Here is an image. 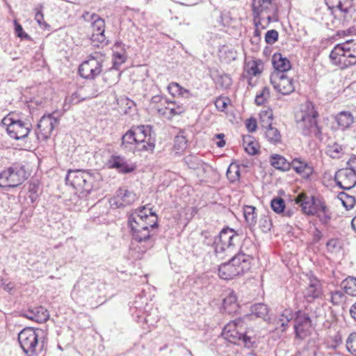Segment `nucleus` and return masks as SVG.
Returning <instances> with one entry per match:
<instances>
[{
  "instance_id": "nucleus-34",
  "label": "nucleus",
  "mask_w": 356,
  "mask_h": 356,
  "mask_svg": "<svg viewBox=\"0 0 356 356\" xmlns=\"http://www.w3.org/2000/svg\"><path fill=\"white\" fill-rule=\"evenodd\" d=\"M340 286L348 295L356 296V277L348 276L341 282Z\"/></svg>"
},
{
  "instance_id": "nucleus-32",
  "label": "nucleus",
  "mask_w": 356,
  "mask_h": 356,
  "mask_svg": "<svg viewBox=\"0 0 356 356\" xmlns=\"http://www.w3.org/2000/svg\"><path fill=\"white\" fill-rule=\"evenodd\" d=\"M338 125L344 130L353 123L354 118L352 113L349 111H341L335 117Z\"/></svg>"
},
{
  "instance_id": "nucleus-5",
  "label": "nucleus",
  "mask_w": 356,
  "mask_h": 356,
  "mask_svg": "<svg viewBox=\"0 0 356 356\" xmlns=\"http://www.w3.org/2000/svg\"><path fill=\"white\" fill-rule=\"evenodd\" d=\"M38 329L27 327L18 334V341L21 348L27 356L38 355L44 348V341L40 339Z\"/></svg>"
},
{
  "instance_id": "nucleus-46",
  "label": "nucleus",
  "mask_w": 356,
  "mask_h": 356,
  "mask_svg": "<svg viewBox=\"0 0 356 356\" xmlns=\"http://www.w3.org/2000/svg\"><path fill=\"white\" fill-rule=\"evenodd\" d=\"M346 298L344 292L342 291H334L331 292V302L334 305H338L344 302Z\"/></svg>"
},
{
  "instance_id": "nucleus-26",
  "label": "nucleus",
  "mask_w": 356,
  "mask_h": 356,
  "mask_svg": "<svg viewBox=\"0 0 356 356\" xmlns=\"http://www.w3.org/2000/svg\"><path fill=\"white\" fill-rule=\"evenodd\" d=\"M314 197L300 193L295 198L296 204H299L302 212L307 216H314Z\"/></svg>"
},
{
  "instance_id": "nucleus-42",
  "label": "nucleus",
  "mask_w": 356,
  "mask_h": 356,
  "mask_svg": "<svg viewBox=\"0 0 356 356\" xmlns=\"http://www.w3.org/2000/svg\"><path fill=\"white\" fill-rule=\"evenodd\" d=\"M270 207L275 213H281L286 208L285 202L281 197H275L271 200Z\"/></svg>"
},
{
  "instance_id": "nucleus-25",
  "label": "nucleus",
  "mask_w": 356,
  "mask_h": 356,
  "mask_svg": "<svg viewBox=\"0 0 356 356\" xmlns=\"http://www.w3.org/2000/svg\"><path fill=\"white\" fill-rule=\"evenodd\" d=\"M136 200V194L126 188H120L114 197L115 204L118 207L130 205Z\"/></svg>"
},
{
  "instance_id": "nucleus-16",
  "label": "nucleus",
  "mask_w": 356,
  "mask_h": 356,
  "mask_svg": "<svg viewBox=\"0 0 356 356\" xmlns=\"http://www.w3.org/2000/svg\"><path fill=\"white\" fill-rule=\"evenodd\" d=\"M58 124V120L52 113L43 115L38 123L35 130L37 138L47 140Z\"/></svg>"
},
{
  "instance_id": "nucleus-57",
  "label": "nucleus",
  "mask_w": 356,
  "mask_h": 356,
  "mask_svg": "<svg viewBox=\"0 0 356 356\" xmlns=\"http://www.w3.org/2000/svg\"><path fill=\"white\" fill-rule=\"evenodd\" d=\"M245 126L249 132H254L257 128V121L254 118H250L246 120Z\"/></svg>"
},
{
  "instance_id": "nucleus-11",
  "label": "nucleus",
  "mask_w": 356,
  "mask_h": 356,
  "mask_svg": "<svg viewBox=\"0 0 356 356\" xmlns=\"http://www.w3.org/2000/svg\"><path fill=\"white\" fill-rule=\"evenodd\" d=\"M3 125L6 126V131L9 136L15 140L26 138L32 129L29 120H22L8 115L1 120Z\"/></svg>"
},
{
  "instance_id": "nucleus-8",
  "label": "nucleus",
  "mask_w": 356,
  "mask_h": 356,
  "mask_svg": "<svg viewBox=\"0 0 356 356\" xmlns=\"http://www.w3.org/2000/svg\"><path fill=\"white\" fill-rule=\"evenodd\" d=\"M100 282L94 281L92 276L85 275L76 282L72 291V296L77 302L83 303L95 296Z\"/></svg>"
},
{
  "instance_id": "nucleus-49",
  "label": "nucleus",
  "mask_w": 356,
  "mask_h": 356,
  "mask_svg": "<svg viewBox=\"0 0 356 356\" xmlns=\"http://www.w3.org/2000/svg\"><path fill=\"white\" fill-rule=\"evenodd\" d=\"M279 33L275 29L268 31L265 35V42L269 44H273L278 40Z\"/></svg>"
},
{
  "instance_id": "nucleus-50",
  "label": "nucleus",
  "mask_w": 356,
  "mask_h": 356,
  "mask_svg": "<svg viewBox=\"0 0 356 356\" xmlns=\"http://www.w3.org/2000/svg\"><path fill=\"white\" fill-rule=\"evenodd\" d=\"M325 207H327V206L324 202L318 198L314 197V215H316L321 211H325Z\"/></svg>"
},
{
  "instance_id": "nucleus-15",
  "label": "nucleus",
  "mask_w": 356,
  "mask_h": 356,
  "mask_svg": "<svg viewBox=\"0 0 356 356\" xmlns=\"http://www.w3.org/2000/svg\"><path fill=\"white\" fill-rule=\"evenodd\" d=\"M330 59L333 65L341 69L355 65L347 50V44H337L330 54Z\"/></svg>"
},
{
  "instance_id": "nucleus-44",
  "label": "nucleus",
  "mask_w": 356,
  "mask_h": 356,
  "mask_svg": "<svg viewBox=\"0 0 356 356\" xmlns=\"http://www.w3.org/2000/svg\"><path fill=\"white\" fill-rule=\"evenodd\" d=\"M126 56L124 55V52H118L114 51L113 53V67L111 68V71L113 70H118L119 66L125 62L126 60Z\"/></svg>"
},
{
  "instance_id": "nucleus-54",
  "label": "nucleus",
  "mask_w": 356,
  "mask_h": 356,
  "mask_svg": "<svg viewBox=\"0 0 356 356\" xmlns=\"http://www.w3.org/2000/svg\"><path fill=\"white\" fill-rule=\"evenodd\" d=\"M35 19L37 21L38 24L44 29L49 30L50 26L44 22V15L41 11H38L35 13Z\"/></svg>"
},
{
  "instance_id": "nucleus-17",
  "label": "nucleus",
  "mask_w": 356,
  "mask_h": 356,
  "mask_svg": "<svg viewBox=\"0 0 356 356\" xmlns=\"http://www.w3.org/2000/svg\"><path fill=\"white\" fill-rule=\"evenodd\" d=\"M270 83L278 92L286 95L295 90L294 81L283 73L273 72L270 76Z\"/></svg>"
},
{
  "instance_id": "nucleus-63",
  "label": "nucleus",
  "mask_w": 356,
  "mask_h": 356,
  "mask_svg": "<svg viewBox=\"0 0 356 356\" xmlns=\"http://www.w3.org/2000/svg\"><path fill=\"white\" fill-rule=\"evenodd\" d=\"M202 236L204 238L203 243L207 245H212L213 247V243L211 241V239H214V237H212L209 232H202Z\"/></svg>"
},
{
  "instance_id": "nucleus-56",
  "label": "nucleus",
  "mask_w": 356,
  "mask_h": 356,
  "mask_svg": "<svg viewBox=\"0 0 356 356\" xmlns=\"http://www.w3.org/2000/svg\"><path fill=\"white\" fill-rule=\"evenodd\" d=\"M351 46H349L350 41H348L346 44H347V50L350 54V58H352L355 65H356V42H351Z\"/></svg>"
},
{
  "instance_id": "nucleus-51",
  "label": "nucleus",
  "mask_w": 356,
  "mask_h": 356,
  "mask_svg": "<svg viewBox=\"0 0 356 356\" xmlns=\"http://www.w3.org/2000/svg\"><path fill=\"white\" fill-rule=\"evenodd\" d=\"M326 246L327 250L331 252H337L341 248V244L337 238H331L326 243Z\"/></svg>"
},
{
  "instance_id": "nucleus-23",
  "label": "nucleus",
  "mask_w": 356,
  "mask_h": 356,
  "mask_svg": "<svg viewBox=\"0 0 356 356\" xmlns=\"http://www.w3.org/2000/svg\"><path fill=\"white\" fill-rule=\"evenodd\" d=\"M22 316L40 323L46 322L49 318L48 310L42 306L29 308L22 312Z\"/></svg>"
},
{
  "instance_id": "nucleus-58",
  "label": "nucleus",
  "mask_w": 356,
  "mask_h": 356,
  "mask_svg": "<svg viewBox=\"0 0 356 356\" xmlns=\"http://www.w3.org/2000/svg\"><path fill=\"white\" fill-rule=\"evenodd\" d=\"M316 215H318V217L319 218L321 222H322L324 224L327 223L330 219L329 209L327 208V207H325V211H321Z\"/></svg>"
},
{
  "instance_id": "nucleus-33",
  "label": "nucleus",
  "mask_w": 356,
  "mask_h": 356,
  "mask_svg": "<svg viewBox=\"0 0 356 356\" xmlns=\"http://www.w3.org/2000/svg\"><path fill=\"white\" fill-rule=\"evenodd\" d=\"M270 162L272 166L277 170L286 171L291 168V163L279 154L272 155L270 159Z\"/></svg>"
},
{
  "instance_id": "nucleus-39",
  "label": "nucleus",
  "mask_w": 356,
  "mask_h": 356,
  "mask_svg": "<svg viewBox=\"0 0 356 356\" xmlns=\"http://www.w3.org/2000/svg\"><path fill=\"white\" fill-rule=\"evenodd\" d=\"M156 109L159 115L169 120L177 115L178 111L172 110L173 108H171L169 106L165 104V103L163 106H157Z\"/></svg>"
},
{
  "instance_id": "nucleus-19",
  "label": "nucleus",
  "mask_w": 356,
  "mask_h": 356,
  "mask_svg": "<svg viewBox=\"0 0 356 356\" xmlns=\"http://www.w3.org/2000/svg\"><path fill=\"white\" fill-rule=\"evenodd\" d=\"M329 10L334 17L346 20L353 7V0H325Z\"/></svg>"
},
{
  "instance_id": "nucleus-43",
  "label": "nucleus",
  "mask_w": 356,
  "mask_h": 356,
  "mask_svg": "<svg viewBox=\"0 0 356 356\" xmlns=\"http://www.w3.org/2000/svg\"><path fill=\"white\" fill-rule=\"evenodd\" d=\"M183 131H180L175 138L174 147L177 150H184L187 147V140Z\"/></svg>"
},
{
  "instance_id": "nucleus-7",
  "label": "nucleus",
  "mask_w": 356,
  "mask_h": 356,
  "mask_svg": "<svg viewBox=\"0 0 356 356\" xmlns=\"http://www.w3.org/2000/svg\"><path fill=\"white\" fill-rule=\"evenodd\" d=\"M223 337L231 343L243 344L247 348L253 346V341L250 337L247 335L243 326V319L237 318L227 323L223 328Z\"/></svg>"
},
{
  "instance_id": "nucleus-38",
  "label": "nucleus",
  "mask_w": 356,
  "mask_h": 356,
  "mask_svg": "<svg viewBox=\"0 0 356 356\" xmlns=\"http://www.w3.org/2000/svg\"><path fill=\"white\" fill-rule=\"evenodd\" d=\"M243 144L245 152L250 155H255L258 153L257 144L252 140V136H248L244 137Z\"/></svg>"
},
{
  "instance_id": "nucleus-24",
  "label": "nucleus",
  "mask_w": 356,
  "mask_h": 356,
  "mask_svg": "<svg viewBox=\"0 0 356 356\" xmlns=\"http://www.w3.org/2000/svg\"><path fill=\"white\" fill-rule=\"evenodd\" d=\"M303 293L307 302H312L314 299L319 298L323 294L321 282L316 277L311 276L309 285Z\"/></svg>"
},
{
  "instance_id": "nucleus-9",
  "label": "nucleus",
  "mask_w": 356,
  "mask_h": 356,
  "mask_svg": "<svg viewBox=\"0 0 356 356\" xmlns=\"http://www.w3.org/2000/svg\"><path fill=\"white\" fill-rule=\"evenodd\" d=\"M25 166L22 163H15L0 172V187L14 188L22 184L28 177Z\"/></svg>"
},
{
  "instance_id": "nucleus-64",
  "label": "nucleus",
  "mask_w": 356,
  "mask_h": 356,
  "mask_svg": "<svg viewBox=\"0 0 356 356\" xmlns=\"http://www.w3.org/2000/svg\"><path fill=\"white\" fill-rule=\"evenodd\" d=\"M148 211H149V213H147V215H148L149 219L147 220V222H149L150 224H153V222L155 221L158 224L157 216L156 215V213L152 211V209H149Z\"/></svg>"
},
{
  "instance_id": "nucleus-30",
  "label": "nucleus",
  "mask_w": 356,
  "mask_h": 356,
  "mask_svg": "<svg viewBox=\"0 0 356 356\" xmlns=\"http://www.w3.org/2000/svg\"><path fill=\"white\" fill-rule=\"evenodd\" d=\"M293 318L291 310L285 309L281 315L275 319V329L284 332L288 327L289 323Z\"/></svg>"
},
{
  "instance_id": "nucleus-2",
  "label": "nucleus",
  "mask_w": 356,
  "mask_h": 356,
  "mask_svg": "<svg viewBox=\"0 0 356 356\" xmlns=\"http://www.w3.org/2000/svg\"><path fill=\"white\" fill-rule=\"evenodd\" d=\"M252 245L250 241H244L239 252L225 263L219 266L218 275L225 280H232L250 269L252 256L246 245Z\"/></svg>"
},
{
  "instance_id": "nucleus-62",
  "label": "nucleus",
  "mask_w": 356,
  "mask_h": 356,
  "mask_svg": "<svg viewBox=\"0 0 356 356\" xmlns=\"http://www.w3.org/2000/svg\"><path fill=\"white\" fill-rule=\"evenodd\" d=\"M166 99L165 97L161 96V95H154L151 99V103L152 104H161V106H163L165 100Z\"/></svg>"
},
{
  "instance_id": "nucleus-35",
  "label": "nucleus",
  "mask_w": 356,
  "mask_h": 356,
  "mask_svg": "<svg viewBox=\"0 0 356 356\" xmlns=\"http://www.w3.org/2000/svg\"><path fill=\"white\" fill-rule=\"evenodd\" d=\"M255 211L256 208L253 206L245 205L243 207L244 217L249 226H254L257 223V215Z\"/></svg>"
},
{
  "instance_id": "nucleus-41",
  "label": "nucleus",
  "mask_w": 356,
  "mask_h": 356,
  "mask_svg": "<svg viewBox=\"0 0 356 356\" xmlns=\"http://www.w3.org/2000/svg\"><path fill=\"white\" fill-rule=\"evenodd\" d=\"M184 162L191 169H198L202 166V162L197 156L194 155H188L184 157Z\"/></svg>"
},
{
  "instance_id": "nucleus-1",
  "label": "nucleus",
  "mask_w": 356,
  "mask_h": 356,
  "mask_svg": "<svg viewBox=\"0 0 356 356\" xmlns=\"http://www.w3.org/2000/svg\"><path fill=\"white\" fill-rule=\"evenodd\" d=\"M146 207H140L133 212L128 218V225L131 229L133 239L139 243H146L147 248L154 244L152 239L154 229L158 227L154 221L153 224L147 222L149 219Z\"/></svg>"
},
{
  "instance_id": "nucleus-27",
  "label": "nucleus",
  "mask_w": 356,
  "mask_h": 356,
  "mask_svg": "<svg viewBox=\"0 0 356 356\" xmlns=\"http://www.w3.org/2000/svg\"><path fill=\"white\" fill-rule=\"evenodd\" d=\"M236 293L233 290H229L227 296L223 299V308L229 314H236L239 309Z\"/></svg>"
},
{
  "instance_id": "nucleus-3",
  "label": "nucleus",
  "mask_w": 356,
  "mask_h": 356,
  "mask_svg": "<svg viewBox=\"0 0 356 356\" xmlns=\"http://www.w3.org/2000/svg\"><path fill=\"white\" fill-rule=\"evenodd\" d=\"M156 137V133L149 124L133 127L122 136L121 147L129 150V145L135 144L139 150L152 153L155 148Z\"/></svg>"
},
{
  "instance_id": "nucleus-55",
  "label": "nucleus",
  "mask_w": 356,
  "mask_h": 356,
  "mask_svg": "<svg viewBox=\"0 0 356 356\" xmlns=\"http://www.w3.org/2000/svg\"><path fill=\"white\" fill-rule=\"evenodd\" d=\"M85 99L86 97H81L78 92H74L70 97L65 99V102H68L70 104H76Z\"/></svg>"
},
{
  "instance_id": "nucleus-61",
  "label": "nucleus",
  "mask_w": 356,
  "mask_h": 356,
  "mask_svg": "<svg viewBox=\"0 0 356 356\" xmlns=\"http://www.w3.org/2000/svg\"><path fill=\"white\" fill-rule=\"evenodd\" d=\"M220 79L222 81L221 85L223 88H227L232 84V79L227 74H223L220 76Z\"/></svg>"
},
{
  "instance_id": "nucleus-6",
  "label": "nucleus",
  "mask_w": 356,
  "mask_h": 356,
  "mask_svg": "<svg viewBox=\"0 0 356 356\" xmlns=\"http://www.w3.org/2000/svg\"><path fill=\"white\" fill-rule=\"evenodd\" d=\"M95 173L85 170H69L66 184L72 186L82 197H86L92 190Z\"/></svg>"
},
{
  "instance_id": "nucleus-18",
  "label": "nucleus",
  "mask_w": 356,
  "mask_h": 356,
  "mask_svg": "<svg viewBox=\"0 0 356 356\" xmlns=\"http://www.w3.org/2000/svg\"><path fill=\"white\" fill-rule=\"evenodd\" d=\"M252 7L253 13L256 15L265 13L269 22L278 10L276 0H252Z\"/></svg>"
},
{
  "instance_id": "nucleus-48",
  "label": "nucleus",
  "mask_w": 356,
  "mask_h": 356,
  "mask_svg": "<svg viewBox=\"0 0 356 356\" xmlns=\"http://www.w3.org/2000/svg\"><path fill=\"white\" fill-rule=\"evenodd\" d=\"M165 104L173 108L172 110L178 111L177 115L184 113L186 110V107L182 104H179L176 101L168 100L167 98L165 100Z\"/></svg>"
},
{
  "instance_id": "nucleus-29",
  "label": "nucleus",
  "mask_w": 356,
  "mask_h": 356,
  "mask_svg": "<svg viewBox=\"0 0 356 356\" xmlns=\"http://www.w3.org/2000/svg\"><path fill=\"white\" fill-rule=\"evenodd\" d=\"M272 64L275 70V72L284 73L289 71L291 67V63L288 58L283 57L280 53H275L272 58Z\"/></svg>"
},
{
  "instance_id": "nucleus-28",
  "label": "nucleus",
  "mask_w": 356,
  "mask_h": 356,
  "mask_svg": "<svg viewBox=\"0 0 356 356\" xmlns=\"http://www.w3.org/2000/svg\"><path fill=\"white\" fill-rule=\"evenodd\" d=\"M291 168H292L298 174L300 175L303 178H308L313 172V168L310 166L306 161L300 159H294L291 162Z\"/></svg>"
},
{
  "instance_id": "nucleus-20",
  "label": "nucleus",
  "mask_w": 356,
  "mask_h": 356,
  "mask_svg": "<svg viewBox=\"0 0 356 356\" xmlns=\"http://www.w3.org/2000/svg\"><path fill=\"white\" fill-rule=\"evenodd\" d=\"M334 180L337 185L344 190H350L356 185V174L347 168L336 172Z\"/></svg>"
},
{
  "instance_id": "nucleus-36",
  "label": "nucleus",
  "mask_w": 356,
  "mask_h": 356,
  "mask_svg": "<svg viewBox=\"0 0 356 356\" xmlns=\"http://www.w3.org/2000/svg\"><path fill=\"white\" fill-rule=\"evenodd\" d=\"M344 152L345 148L337 143L327 145L326 149V154L332 159L341 158Z\"/></svg>"
},
{
  "instance_id": "nucleus-31",
  "label": "nucleus",
  "mask_w": 356,
  "mask_h": 356,
  "mask_svg": "<svg viewBox=\"0 0 356 356\" xmlns=\"http://www.w3.org/2000/svg\"><path fill=\"white\" fill-rule=\"evenodd\" d=\"M263 63L261 60H250L245 62L244 70L248 75L257 76L262 72Z\"/></svg>"
},
{
  "instance_id": "nucleus-12",
  "label": "nucleus",
  "mask_w": 356,
  "mask_h": 356,
  "mask_svg": "<svg viewBox=\"0 0 356 356\" xmlns=\"http://www.w3.org/2000/svg\"><path fill=\"white\" fill-rule=\"evenodd\" d=\"M104 58V55L99 52L90 54L79 67L80 76L86 79H95L102 72Z\"/></svg>"
},
{
  "instance_id": "nucleus-47",
  "label": "nucleus",
  "mask_w": 356,
  "mask_h": 356,
  "mask_svg": "<svg viewBox=\"0 0 356 356\" xmlns=\"http://www.w3.org/2000/svg\"><path fill=\"white\" fill-rule=\"evenodd\" d=\"M15 31L16 35L22 40H31V38L24 31L22 25L16 20H14Z\"/></svg>"
},
{
  "instance_id": "nucleus-45",
  "label": "nucleus",
  "mask_w": 356,
  "mask_h": 356,
  "mask_svg": "<svg viewBox=\"0 0 356 356\" xmlns=\"http://www.w3.org/2000/svg\"><path fill=\"white\" fill-rule=\"evenodd\" d=\"M346 348L352 355L356 356V332H353L348 336Z\"/></svg>"
},
{
  "instance_id": "nucleus-4",
  "label": "nucleus",
  "mask_w": 356,
  "mask_h": 356,
  "mask_svg": "<svg viewBox=\"0 0 356 356\" xmlns=\"http://www.w3.org/2000/svg\"><path fill=\"white\" fill-rule=\"evenodd\" d=\"M211 241L213 243L216 257L220 259H225L234 252L236 245L240 243V236L234 229L225 227L213 240L211 238Z\"/></svg>"
},
{
  "instance_id": "nucleus-22",
  "label": "nucleus",
  "mask_w": 356,
  "mask_h": 356,
  "mask_svg": "<svg viewBox=\"0 0 356 356\" xmlns=\"http://www.w3.org/2000/svg\"><path fill=\"white\" fill-rule=\"evenodd\" d=\"M106 164L109 168L115 169L119 173L122 174L132 172L136 168L135 164L128 163L124 156L119 155H112Z\"/></svg>"
},
{
  "instance_id": "nucleus-40",
  "label": "nucleus",
  "mask_w": 356,
  "mask_h": 356,
  "mask_svg": "<svg viewBox=\"0 0 356 356\" xmlns=\"http://www.w3.org/2000/svg\"><path fill=\"white\" fill-rule=\"evenodd\" d=\"M339 199L341 201L342 204L347 209H350L353 207L355 204V198L349 195L346 193L341 192L338 195Z\"/></svg>"
},
{
  "instance_id": "nucleus-21",
  "label": "nucleus",
  "mask_w": 356,
  "mask_h": 356,
  "mask_svg": "<svg viewBox=\"0 0 356 356\" xmlns=\"http://www.w3.org/2000/svg\"><path fill=\"white\" fill-rule=\"evenodd\" d=\"M92 20V33L91 35V40L92 42H97L102 45H106L108 42L104 35L105 31V22L104 20L99 17L97 15L93 14L91 16Z\"/></svg>"
},
{
  "instance_id": "nucleus-13",
  "label": "nucleus",
  "mask_w": 356,
  "mask_h": 356,
  "mask_svg": "<svg viewBox=\"0 0 356 356\" xmlns=\"http://www.w3.org/2000/svg\"><path fill=\"white\" fill-rule=\"evenodd\" d=\"M272 110L261 111L260 114V123L264 129L265 137L272 144H277L281 142L282 136L280 131L272 124Z\"/></svg>"
},
{
  "instance_id": "nucleus-53",
  "label": "nucleus",
  "mask_w": 356,
  "mask_h": 356,
  "mask_svg": "<svg viewBox=\"0 0 356 356\" xmlns=\"http://www.w3.org/2000/svg\"><path fill=\"white\" fill-rule=\"evenodd\" d=\"M229 99L225 97H218L215 101V106L218 111H224L227 106V104Z\"/></svg>"
},
{
  "instance_id": "nucleus-59",
  "label": "nucleus",
  "mask_w": 356,
  "mask_h": 356,
  "mask_svg": "<svg viewBox=\"0 0 356 356\" xmlns=\"http://www.w3.org/2000/svg\"><path fill=\"white\" fill-rule=\"evenodd\" d=\"M259 222L263 232H266L270 230L272 224L270 220L264 217V218L260 219Z\"/></svg>"
},
{
  "instance_id": "nucleus-14",
  "label": "nucleus",
  "mask_w": 356,
  "mask_h": 356,
  "mask_svg": "<svg viewBox=\"0 0 356 356\" xmlns=\"http://www.w3.org/2000/svg\"><path fill=\"white\" fill-rule=\"evenodd\" d=\"M296 338L304 339L312 333V320L309 316L301 310L293 314Z\"/></svg>"
},
{
  "instance_id": "nucleus-60",
  "label": "nucleus",
  "mask_w": 356,
  "mask_h": 356,
  "mask_svg": "<svg viewBox=\"0 0 356 356\" xmlns=\"http://www.w3.org/2000/svg\"><path fill=\"white\" fill-rule=\"evenodd\" d=\"M347 168L356 174V155H352L346 163Z\"/></svg>"
},
{
  "instance_id": "nucleus-37",
  "label": "nucleus",
  "mask_w": 356,
  "mask_h": 356,
  "mask_svg": "<svg viewBox=\"0 0 356 356\" xmlns=\"http://www.w3.org/2000/svg\"><path fill=\"white\" fill-rule=\"evenodd\" d=\"M251 311L252 314L257 317L265 321L267 320L269 310L266 305L263 303L255 304L252 306Z\"/></svg>"
},
{
  "instance_id": "nucleus-10",
  "label": "nucleus",
  "mask_w": 356,
  "mask_h": 356,
  "mask_svg": "<svg viewBox=\"0 0 356 356\" xmlns=\"http://www.w3.org/2000/svg\"><path fill=\"white\" fill-rule=\"evenodd\" d=\"M318 115V113L314 111L312 106L311 108H308V111H301L296 116L298 127L301 129L304 136L321 137V130L316 121Z\"/></svg>"
},
{
  "instance_id": "nucleus-52",
  "label": "nucleus",
  "mask_w": 356,
  "mask_h": 356,
  "mask_svg": "<svg viewBox=\"0 0 356 356\" xmlns=\"http://www.w3.org/2000/svg\"><path fill=\"white\" fill-rule=\"evenodd\" d=\"M181 88L182 87L176 82H172L168 86L169 93L173 97L179 96L180 92H181Z\"/></svg>"
}]
</instances>
